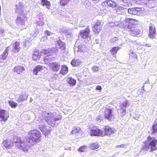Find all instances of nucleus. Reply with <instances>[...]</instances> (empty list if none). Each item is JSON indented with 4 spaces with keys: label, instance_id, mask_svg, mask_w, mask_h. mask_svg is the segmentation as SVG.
Instances as JSON below:
<instances>
[{
    "label": "nucleus",
    "instance_id": "1",
    "mask_svg": "<svg viewBox=\"0 0 157 157\" xmlns=\"http://www.w3.org/2000/svg\"><path fill=\"white\" fill-rule=\"evenodd\" d=\"M28 134L29 136L26 137V145L24 144V141L21 137H17L15 142V145L17 147L25 152L28 151V148L33 145V143L40 141L41 137L40 132L37 129L31 130L28 132Z\"/></svg>",
    "mask_w": 157,
    "mask_h": 157
},
{
    "label": "nucleus",
    "instance_id": "2",
    "mask_svg": "<svg viewBox=\"0 0 157 157\" xmlns=\"http://www.w3.org/2000/svg\"><path fill=\"white\" fill-rule=\"evenodd\" d=\"M138 21L131 18H126L123 22V27L132 36H138L141 33V30L136 26Z\"/></svg>",
    "mask_w": 157,
    "mask_h": 157
},
{
    "label": "nucleus",
    "instance_id": "3",
    "mask_svg": "<svg viewBox=\"0 0 157 157\" xmlns=\"http://www.w3.org/2000/svg\"><path fill=\"white\" fill-rule=\"evenodd\" d=\"M147 141L143 142L144 144L141 149L142 151H147L149 150L150 152L157 150V139L155 137H152L150 136L147 138Z\"/></svg>",
    "mask_w": 157,
    "mask_h": 157
},
{
    "label": "nucleus",
    "instance_id": "4",
    "mask_svg": "<svg viewBox=\"0 0 157 157\" xmlns=\"http://www.w3.org/2000/svg\"><path fill=\"white\" fill-rule=\"evenodd\" d=\"M52 115V113H48L44 111L43 112V117L49 124L53 126L55 125V121L60 120L61 119L62 117L59 115V117L53 119Z\"/></svg>",
    "mask_w": 157,
    "mask_h": 157
},
{
    "label": "nucleus",
    "instance_id": "5",
    "mask_svg": "<svg viewBox=\"0 0 157 157\" xmlns=\"http://www.w3.org/2000/svg\"><path fill=\"white\" fill-rule=\"evenodd\" d=\"M113 111V108L110 106L105 107L104 112V116L105 119L111 121L114 119Z\"/></svg>",
    "mask_w": 157,
    "mask_h": 157
},
{
    "label": "nucleus",
    "instance_id": "6",
    "mask_svg": "<svg viewBox=\"0 0 157 157\" xmlns=\"http://www.w3.org/2000/svg\"><path fill=\"white\" fill-rule=\"evenodd\" d=\"M90 30L89 26H87L84 30H81L78 33V36L84 40V41L88 40L90 39Z\"/></svg>",
    "mask_w": 157,
    "mask_h": 157
},
{
    "label": "nucleus",
    "instance_id": "7",
    "mask_svg": "<svg viewBox=\"0 0 157 157\" xmlns=\"http://www.w3.org/2000/svg\"><path fill=\"white\" fill-rule=\"evenodd\" d=\"M102 136H110L114 134L115 132L113 128L111 127L109 125L104 126L102 130Z\"/></svg>",
    "mask_w": 157,
    "mask_h": 157
},
{
    "label": "nucleus",
    "instance_id": "8",
    "mask_svg": "<svg viewBox=\"0 0 157 157\" xmlns=\"http://www.w3.org/2000/svg\"><path fill=\"white\" fill-rule=\"evenodd\" d=\"M101 5L104 7H110L112 8H116L118 6L117 2L112 0H105L101 3Z\"/></svg>",
    "mask_w": 157,
    "mask_h": 157
},
{
    "label": "nucleus",
    "instance_id": "9",
    "mask_svg": "<svg viewBox=\"0 0 157 157\" xmlns=\"http://www.w3.org/2000/svg\"><path fill=\"white\" fill-rule=\"evenodd\" d=\"M39 129L45 136L50 134L52 128L51 127L44 125L40 124L38 125Z\"/></svg>",
    "mask_w": 157,
    "mask_h": 157
},
{
    "label": "nucleus",
    "instance_id": "10",
    "mask_svg": "<svg viewBox=\"0 0 157 157\" xmlns=\"http://www.w3.org/2000/svg\"><path fill=\"white\" fill-rule=\"evenodd\" d=\"M102 130L100 129L98 127H94L90 130V135L91 136H102Z\"/></svg>",
    "mask_w": 157,
    "mask_h": 157
},
{
    "label": "nucleus",
    "instance_id": "11",
    "mask_svg": "<svg viewBox=\"0 0 157 157\" xmlns=\"http://www.w3.org/2000/svg\"><path fill=\"white\" fill-rule=\"evenodd\" d=\"M102 26L100 20H97L92 27L93 31L96 34H98L101 30Z\"/></svg>",
    "mask_w": 157,
    "mask_h": 157
},
{
    "label": "nucleus",
    "instance_id": "12",
    "mask_svg": "<svg viewBox=\"0 0 157 157\" xmlns=\"http://www.w3.org/2000/svg\"><path fill=\"white\" fill-rule=\"evenodd\" d=\"M156 29L153 25L151 24L149 27V33L148 36L151 39L155 38L156 35Z\"/></svg>",
    "mask_w": 157,
    "mask_h": 157
},
{
    "label": "nucleus",
    "instance_id": "13",
    "mask_svg": "<svg viewBox=\"0 0 157 157\" xmlns=\"http://www.w3.org/2000/svg\"><path fill=\"white\" fill-rule=\"evenodd\" d=\"M128 12L131 14L136 15L142 13V10L140 8H132L128 9Z\"/></svg>",
    "mask_w": 157,
    "mask_h": 157
},
{
    "label": "nucleus",
    "instance_id": "14",
    "mask_svg": "<svg viewBox=\"0 0 157 157\" xmlns=\"http://www.w3.org/2000/svg\"><path fill=\"white\" fill-rule=\"evenodd\" d=\"M50 68L54 72L58 71L60 67V65L59 63L58 62H53L50 64Z\"/></svg>",
    "mask_w": 157,
    "mask_h": 157
},
{
    "label": "nucleus",
    "instance_id": "15",
    "mask_svg": "<svg viewBox=\"0 0 157 157\" xmlns=\"http://www.w3.org/2000/svg\"><path fill=\"white\" fill-rule=\"evenodd\" d=\"M41 55L39 51L35 49L33 51L32 56V60L34 61L39 60L41 57Z\"/></svg>",
    "mask_w": 157,
    "mask_h": 157
},
{
    "label": "nucleus",
    "instance_id": "16",
    "mask_svg": "<svg viewBox=\"0 0 157 157\" xmlns=\"http://www.w3.org/2000/svg\"><path fill=\"white\" fill-rule=\"evenodd\" d=\"M155 123L153 124L151 129V135H154L157 137V118L155 120Z\"/></svg>",
    "mask_w": 157,
    "mask_h": 157
},
{
    "label": "nucleus",
    "instance_id": "17",
    "mask_svg": "<svg viewBox=\"0 0 157 157\" xmlns=\"http://www.w3.org/2000/svg\"><path fill=\"white\" fill-rule=\"evenodd\" d=\"M78 52L84 54L85 53L87 52L88 48L84 44H79L78 47Z\"/></svg>",
    "mask_w": 157,
    "mask_h": 157
},
{
    "label": "nucleus",
    "instance_id": "18",
    "mask_svg": "<svg viewBox=\"0 0 157 157\" xmlns=\"http://www.w3.org/2000/svg\"><path fill=\"white\" fill-rule=\"evenodd\" d=\"M9 116L7 115L6 111L4 110H0V120L1 121H6L8 118Z\"/></svg>",
    "mask_w": 157,
    "mask_h": 157
},
{
    "label": "nucleus",
    "instance_id": "19",
    "mask_svg": "<svg viewBox=\"0 0 157 157\" xmlns=\"http://www.w3.org/2000/svg\"><path fill=\"white\" fill-rule=\"evenodd\" d=\"M13 70L14 72L18 74H21L25 71V68L23 66L17 65L13 69Z\"/></svg>",
    "mask_w": 157,
    "mask_h": 157
},
{
    "label": "nucleus",
    "instance_id": "20",
    "mask_svg": "<svg viewBox=\"0 0 157 157\" xmlns=\"http://www.w3.org/2000/svg\"><path fill=\"white\" fill-rule=\"evenodd\" d=\"M44 68V67L40 65H36L33 69V74L35 75H37L38 73L42 70Z\"/></svg>",
    "mask_w": 157,
    "mask_h": 157
},
{
    "label": "nucleus",
    "instance_id": "21",
    "mask_svg": "<svg viewBox=\"0 0 157 157\" xmlns=\"http://www.w3.org/2000/svg\"><path fill=\"white\" fill-rule=\"evenodd\" d=\"M129 105L128 101L126 100L120 103L119 105V109L126 110V108Z\"/></svg>",
    "mask_w": 157,
    "mask_h": 157
},
{
    "label": "nucleus",
    "instance_id": "22",
    "mask_svg": "<svg viewBox=\"0 0 157 157\" xmlns=\"http://www.w3.org/2000/svg\"><path fill=\"white\" fill-rule=\"evenodd\" d=\"M67 83L71 86H74L76 84V81L71 77H69L67 79Z\"/></svg>",
    "mask_w": 157,
    "mask_h": 157
},
{
    "label": "nucleus",
    "instance_id": "23",
    "mask_svg": "<svg viewBox=\"0 0 157 157\" xmlns=\"http://www.w3.org/2000/svg\"><path fill=\"white\" fill-rule=\"evenodd\" d=\"M68 71V68L65 65H61L59 74L64 75L67 73Z\"/></svg>",
    "mask_w": 157,
    "mask_h": 157
},
{
    "label": "nucleus",
    "instance_id": "24",
    "mask_svg": "<svg viewBox=\"0 0 157 157\" xmlns=\"http://www.w3.org/2000/svg\"><path fill=\"white\" fill-rule=\"evenodd\" d=\"M40 4L42 6L45 7L46 8L49 9L51 6L50 2L48 0H41Z\"/></svg>",
    "mask_w": 157,
    "mask_h": 157
},
{
    "label": "nucleus",
    "instance_id": "25",
    "mask_svg": "<svg viewBox=\"0 0 157 157\" xmlns=\"http://www.w3.org/2000/svg\"><path fill=\"white\" fill-rule=\"evenodd\" d=\"M54 58V57L53 55L49 53L44 57V60L45 63H47L49 61L51 60Z\"/></svg>",
    "mask_w": 157,
    "mask_h": 157
},
{
    "label": "nucleus",
    "instance_id": "26",
    "mask_svg": "<svg viewBox=\"0 0 157 157\" xmlns=\"http://www.w3.org/2000/svg\"><path fill=\"white\" fill-rule=\"evenodd\" d=\"M71 65L73 67H77L81 64V62L78 59H74L71 62Z\"/></svg>",
    "mask_w": 157,
    "mask_h": 157
},
{
    "label": "nucleus",
    "instance_id": "27",
    "mask_svg": "<svg viewBox=\"0 0 157 157\" xmlns=\"http://www.w3.org/2000/svg\"><path fill=\"white\" fill-rule=\"evenodd\" d=\"M120 49V47L118 46L114 47L111 48L110 50V52L112 54V55H116L118 51Z\"/></svg>",
    "mask_w": 157,
    "mask_h": 157
},
{
    "label": "nucleus",
    "instance_id": "28",
    "mask_svg": "<svg viewBox=\"0 0 157 157\" xmlns=\"http://www.w3.org/2000/svg\"><path fill=\"white\" fill-rule=\"evenodd\" d=\"M27 96L25 95L21 94L19 96L17 101L18 102H23L27 99Z\"/></svg>",
    "mask_w": 157,
    "mask_h": 157
},
{
    "label": "nucleus",
    "instance_id": "29",
    "mask_svg": "<svg viewBox=\"0 0 157 157\" xmlns=\"http://www.w3.org/2000/svg\"><path fill=\"white\" fill-rule=\"evenodd\" d=\"M81 130L80 128L78 127H76L73 128V129L71 131V133L73 134L76 135L79 133Z\"/></svg>",
    "mask_w": 157,
    "mask_h": 157
},
{
    "label": "nucleus",
    "instance_id": "30",
    "mask_svg": "<svg viewBox=\"0 0 157 157\" xmlns=\"http://www.w3.org/2000/svg\"><path fill=\"white\" fill-rule=\"evenodd\" d=\"M71 0H59V4L61 6H64L67 5Z\"/></svg>",
    "mask_w": 157,
    "mask_h": 157
},
{
    "label": "nucleus",
    "instance_id": "31",
    "mask_svg": "<svg viewBox=\"0 0 157 157\" xmlns=\"http://www.w3.org/2000/svg\"><path fill=\"white\" fill-rule=\"evenodd\" d=\"M13 45L14 49L17 52L19 51L20 47V43L19 42H14Z\"/></svg>",
    "mask_w": 157,
    "mask_h": 157
},
{
    "label": "nucleus",
    "instance_id": "32",
    "mask_svg": "<svg viewBox=\"0 0 157 157\" xmlns=\"http://www.w3.org/2000/svg\"><path fill=\"white\" fill-rule=\"evenodd\" d=\"M87 146L83 145L80 147L78 149V151L80 152H85L87 149Z\"/></svg>",
    "mask_w": 157,
    "mask_h": 157
},
{
    "label": "nucleus",
    "instance_id": "33",
    "mask_svg": "<svg viewBox=\"0 0 157 157\" xmlns=\"http://www.w3.org/2000/svg\"><path fill=\"white\" fill-rule=\"evenodd\" d=\"M2 144L6 148L8 149H9L10 142L9 141H8L6 140H4Z\"/></svg>",
    "mask_w": 157,
    "mask_h": 157
},
{
    "label": "nucleus",
    "instance_id": "34",
    "mask_svg": "<svg viewBox=\"0 0 157 157\" xmlns=\"http://www.w3.org/2000/svg\"><path fill=\"white\" fill-rule=\"evenodd\" d=\"M57 44L59 46L60 48H63L64 50H65V44L64 42L61 40H59L57 42Z\"/></svg>",
    "mask_w": 157,
    "mask_h": 157
},
{
    "label": "nucleus",
    "instance_id": "35",
    "mask_svg": "<svg viewBox=\"0 0 157 157\" xmlns=\"http://www.w3.org/2000/svg\"><path fill=\"white\" fill-rule=\"evenodd\" d=\"M8 48H7L6 49H5L4 52L3 53V54H2L1 56L2 59L3 60L5 59L6 58V57L8 55V53L7 52Z\"/></svg>",
    "mask_w": 157,
    "mask_h": 157
},
{
    "label": "nucleus",
    "instance_id": "36",
    "mask_svg": "<svg viewBox=\"0 0 157 157\" xmlns=\"http://www.w3.org/2000/svg\"><path fill=\"white\" fill-rule=\"evenodd\" d=\"M99 147L98 145L96 143H93L90 145V148L92 149H98Z\"/></svg>",
    "mask_w": 157,
    "mask_h": 157
},
{
    "label": "nucleus",
    "instance_id": "37",
    "mask_svg": "<svg viewBox=\"0 0 157 157\" xmlns=\"http://www.w3.org/2000/svg\"><path fill=\"white\" fill-rule=\"evenodd\" d=\"M40 52L41 54L42 53L44 55H47L49 54V50L47 49H44L42 50Z\"/></svg>",
    "mask_w": 157,
    "mask_h": 157
},
{
    "label": "nucleus",
    "instance_id": "38",
    "mask_svg": "<svg viewBox=\"0 0 157 157\" xmlns=\"http://www.w3.org/2000/svg\"><path fill=\"white\" fill-rule=\"evenodd\" d=\"M119 113L122 117L124 116L126 114V110L119 109Z\"/></svg>",
    "mask_w": 157,
    "mask_h": 157
},
{
    "label": "nucleus",
    "instance_id": "39",
    "mask_svg": "<svg viewBox=\"0 0 157 157\" xmlns=\"http://www.w3.org/2000/svg\"><path fill=\"white\" fill-rule=\"evenodd\" d=\"M140 4L142 5H147L148 2L149 1L148 0H140Z\"/></svg>",
    "mask_w": 157,
    "mask_h": 157
},
{
    "label": "nucleus",
    "instance_id": "40",
    "mask_svg": "<svg viewBox=\"0 0 157 157\" xmlns=\"http://www.w3.org/2000/svg\"><path fill=\"white\" fill-rule=\"evenodd\" d=\"M17 104L16 102H12L10 103V106L12 108H15L17 106Z\"/></svg>",
    "mask_w": 157,
    "mask_h": 157
},
{
    "label": "nucleus",
    "instance_id": "41",
    "mask_svg": "<svg viewBox=\"0 0 157 157\" xmlns=\"http://www.w3.org/2000/svg\"><path fill=\"white\" fill-rule=\"evenodd\" d=\"M126 144H122L120 145H117L116 146L117 148H126Z\"/></svg>",
    "mask_w": 157,
    "mask_h": 157
},
{
    "label": "nucleus",
    "instance_id": "42",
    "mask_svg": "<svg viewBox=\"0 0 157 157\" xmlns=\"http://www.w3.org/2000/svg\"><path fill=\"white\" fill-rule=\"evenodd\" d=\"M17 22H22L23 21V19L21 17H18L16 19Z\"/></svg>",
    "mask_w": 157,
    "mask_h": 157
},
{
    "label": "nucleus",
    "instance_id": "43",
    "mask_svg": "<svg viewBox=\"0 0 157 157\" xmlns=\"http://www.w3.org/2000/svg\"><path fill=\"white\" fill-rule=\"evenodd\" d=\"M92 70L94 71H96L98 70V68L97 67L94 66L92 67Z\"/></svg>",
    "mask_w": 157,
    "mask_h": 157
},
{
    "label": "nucleus",
    "instance_id": "44",
    "mask_svg": "<svg viewBox=\"0 0 157 157\" xmlns=\"http://www.w3.org/2000/svg\"><path fill=\"white\" fill-rule=\"evenodd\" d=\"M44 33L47 36H50L51 34V32L47 30H46L44 31Z\"/></svg>",
    "mask_w": 157,
    "mask_h": 157
},
{
    "label": "nucleus",
    "instance_id": "45",
    "mask_svg": "<svg viewBox=\"0 0 157 157\" xmlns=\"http://www.w3.org/2000/svg\"><path fill=\"white\" fill-rule=\"evenodd\" d=\"M117 38L116 37H114L113 38L111 39V43H113L115 42L117 40Z\"/></svg>",
    "mask_w": 157,
    "mask_h": 157
},
{
    "label": "nucleus",
    "instance_id": "46",
    "mask_svg": "<svg viewBox=\"0 0 157 157\" xmlns=\"http://www.w3.org/2000/svg\"><path fill=\"white\" fill-rule=\"evenodd\" d=\"M101 87L100 86H97L96 88V89L97 90H101Z\"/></svg>",
    "mask_w": 157,
    "mask_h": 157
},
{
    "label": "nucleus",
    "instance_id": "47",
    "mask_svg": "<svg viewBox=\"0 0 157 157\" xmlns=\"http://www.w3.org/2000/svg\"><path fill=\"white\" fill-rule=\"evenodd\" d=\"M96 119L97 121H101V117L100 116H98L96 117Z\"/></svg>",
    "mask_w": 157,
    "mask_h": 157
},
{
    "label": "nucleus",
    "instance_id": "48",
    "mask_svg": "<svg viewBox=\"0 0 157 157\" xmlns=\"http://www.w3.org/2000/svg\"><path fill=\"white\" fill-rule=\"evenodd\" d=\"M144 46L147 47H151V45L150 44H145V45H144Z\"/></svg>",
    "mask_w": 157,
    "mask_h": 157
},
{
    "label": "nucleus",
    "instance_id": "49",
    "mask_svg": "<svg viewBox=\"0 0 157 157\" xmlns=\"http://www.w3.org/2000/svg\"><path fill=\"white\" fill-rule=\"evenodd\" d=\"M92 0L93 1H98V0Z\"/></svg>",
    "mask_w": 157,
    "mask_h": 157
},
{
    "label": "nucleus",
    "instance_id": "50",
    "mask_svg": "<svg viewBox=\"0 0 157 157\" xmlns=\"http://www.w3.org/2000/svg\"><path fill=\"white\" fill-rule=\"evenodd\" d=\"M8 103L9 104V105H10V101H8Z\"/></svg>",
    "mask_w": 157,
    "mask_h": 157
}]
</instances>
